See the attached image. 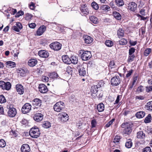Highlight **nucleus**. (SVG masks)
I'll return each mask as SVG.
<instances>
[{
	"label": "nucleus",
	"instance_id": "nucleus-29",
	"mask_svg": "<svg viewBox=\"0 0 152 152\" xmlns=\"http://www.w3.org/2000/svg\"><path fill=\"white\" fill-rule=\"evenodd\" d=\"M6 65L7 67L11 68L14 67L16 66L15 63L11 61H7L6 63Z\"/></svg>",
	"mask_w": 152,
	"mask_h": 152
},
{
	"label": "nucleus",
	"instance_id": "nucleus-42",
	"mask_svg": "<svg viewBox=\"0 0 152 152\" xmlns=\"http://www.w3.org/2000/svg\"><path fill=\"white\" fill-rule=\"evenodd\" d=\"M151 116L150 114H148L146 117L144 122L145 123H149L151 121Z\"/></svg>",
	"mask_w": 152,
	"mask_h": 152
},
{
	"label": "nucleus",
	"instance_id": "nucleus-1",
	"mask_svg": "<svg viewBox=\"0 0 152 152\" xmlns=\"http://www.w3.org/2000/svg\"><path fill=\"white\" fill-rule=\"evenodd\" d=\"M40 134L39 129L37 126L33 127L30 129L29 131L30 136L33 138H37Z\"/></svg>",
	"mask_w": 152,
	"mask_h": 152
},
{
	"label": "nucleus",
	"instance_id": "nucleus-23",
	"mask_svg": "<svg viewBox=\"0 0 152 152\" xmlns=\"http://www.w3.org/2000/svg\"><path fill=\"white\" fill-rule=\"evenodd\" d=\"M37 63V61L36 59H31L28 60V64L29 66L33 67L35 66Z\"/></svg>",
	"mask_w": 152,
	"mask_h": 152
},
{
	"label": "nucleus",
	"instance_id": "nucleus-8",
	"mask_svg": "<svg viewBox=\"0 0 152 152\" xmlns=\"http://www.w3.org/2000/svg\"><path fill=\"white\" fill-rule=\"evenodd\" d=\"M31 106L29 103H26L22 108V112L24 114H26L30 112L31 109Z\"/></svg>",
	"mask_w": 152,
	"mask_h": 152
},
{
	"label": "nucleus",
	"instance_id": "nucleus-24",
	"mask_svg": "<svg viewBox=\"0 0 152 152\" xmlns=\"http://www.w3.org/2000/svg\"><path fill=\"white\" fill-rule=\"evenodd\" d=\"M137 137L138 139H144L145 137V134L143 132L140 131L137 133Z\"/></svg>",
	"mask_w": 152,
	"mask_h": 152
},
{
	"label": "nucleus",
	"instance_id": "nucleus-5",
	"mask_svg": "<svg viewBox=\"0 0 152 152\" xmlns=\"http://www.w3.org/2000/svg\"><path fill=\"white\" fill-rule=\"evenodd\" d=\"M82 54L81 57L82 59L84 61H87L90 59L91 57V52L88 51H82Z\"/></svg>",
	"mask_w": 152,
	"mask_h": 152
},
{
	"label": "nucleus",
	"instance_id": "nucleus-36",
	"mask_svg": "<svg viewBox=\"0 0 152 152\" xmlns=\"http://www.w3.org/2000/svg\"><path fill=\"white\" fill-rule=\"evenodd\" d=\"M106 45L108 47H111L113 45V42L110 40H106L105 42Z\"/></svg>",
	"mask_w": 152,
	"mask_h": 152
},
{
	"label": "nucleus",
	"instance_id": "nucleus-17",
	"mask_svg": "<svg viewBox=\"0 0 152 152\" xmlns=\"http://www.w3.org/2000/svg\"><path fill=\"white\" fill-rule=\"evenodd\" d=\"M39 91L42 93H45L47 92L48 91L47 87L43 84H40L39 85Z\"/></svg>",
	"mask_w": 152,
	"mask_h": 152
},
{
	"label": "nucleus",
	"instance_id": "nucleus-47",
	"mask_svg": "<svg viewBox=\"0 0 152 152\" xmlns=\"http://www.w3.org/2000/svg\"><path fill=\"white\" fill-rule=\"evenodd\" d=\"M6 99L3 95H1L0 96V102L1 103H4L6 102Z\"/></svg>",
	"mask_w": 152,
	"mask_h": 152
},
{
	"label": "nucleus",
	"instance_id": "nucleus-43",
	"mask_svg": "<svg viewBox=\"0 0 152 152\" xmlns=\"http://www.w3.org/2000/svg\"><path fill=\"white\" fill-rule=\"evenodd\" d=\"M6 143L3 139L0 140V148H3L5 146Z\"/></svg>",
	"mask_w": 152,
	"mask_h": 152
},
{
	"label": "nucleus",
	"instance_id": "nucleus-51",
	"mask_svg": "<svg viewBox=\"0 0 152 152\" xmlns=\"http://www.w3.org/2000/svg\"><path fill=\"white\" fill-rule=\"evenodd\" d=\"M135 51V49L134 48H131L129 50V55H134L133 53Z\"/></svg>",
	"mask_w": 152,
	"mask_h": 152
},
{
	"label": "nucleus",
	"instance_id": "nucleus-49",
	"mask_svg": "<svg viewBox=\"0 0 152 152\" xmlns=\"http://www.w3.org/2000/svg\"><path fill=\"white\" fill-rule=\"evenodd\" d=\"M115 120V118H113L105 126L107 127H109L113 124Z\"/></svg>",
	"mask_w": 152,
	"mask_h": 152
},
{
	"label": "nucleus",
	"instance_id": "nucleus-62",
	"mask_svg": "<svg viewBox=\"0 0 152 152\" xmlns=\"http://www.w3.org/2000/svg\"><path fill=\"white\" fill-rule=\"evenodd\" d=\"M23 12L22 11H19L16 15V17H18L19 16L23 15Z\"/></svg>",
	"mask_w": 152,
	"mask_h": 152
},
{
	"label": "nucleus",
	"instance_id": "nucleus-46",
	"mask_svg": "<svg viewBox=\"0 0 152 152\" xmlns=\"http://www.w3.org/2000/svg\"><path fill=\"white\" fill-rule=\"evenodd\" d=\"M151 49L150 48H148L146 49L144 51V55L145 56H148L151 53Z\"/></svg>",
	"mask_w": 152,
	"mask_h": 152
},
{
	"label": "nucleus",
	"instance_id": "nucleus-21",
	"mask_svg": "<svg viewBox=\"0 0 152 152\" xmlns=\"http://www.w3.org/2000/svg\"><path fill=\"white\" fill-rule=\"evenodd\" d=\"M79 75L81 76H84L86 74V71L84 68L82 66L77 67Z\"/></svg>",
	"mask_w": 152,
	"mask_h": 152
},
{
	"label": "nucleus",
	"instance_id": "nucleus-11",
	"mask_svg": "<svg viewBox=\"0 0 152 152\" xmlns=\"http://www.w3.org/2000/svg\"><path fill=\"white\" fill-rule=\"evenodd\" d=\"M137 5L135 3L132 2L128 4V9L132 11H134L137 9Z\"/></svg>",
	"mask_w": 152,
	"mask_h": 152
},
{
	"label": "nucleus",
	"instance_id": "nucleus-45",
	"mask_svg": "<svg viewBox=\"0 0 152 152\" xmlns=\"http://www.w3.org/2000/svg\"><path fill=\"white\" fill-rule=\"evenodd\" d=\"M91 6L95 10H97L99 9L98 4L95 2L93 1L91 3Z\"/></svg>",
	"mask_w": 152,
	"mask_h": 152
},
{
	"label": "nucleus",
	"instance_id": "nucleus-3",
	"mask_svg": "<svg viewBox=\"0 0 152 152\" xmlns=\"http://www.w3.org/2000/svg\"><path fill=\"white\" fill-rule=\"evenodd\" d=\"M64 103L62 102H57L54 106V110L57 112H59L64 107Z\"/></svg>",
	"mask_w": 152,
	"mask_h": 152
},
{
	"label": "nucleus",
	"instance_id": "nucleus-48",
	"mask_svg": "<svg viewBox=\"0 0 152 152\" xmlns=\"http://www.w3.org/2000/svg\"><path fill=\"white\" fill-rule=\"evenodd\" d=\"M73 69V68L70 66H68L66 68V71L69 74H71Z\"/></svg>",
	"mask_w": 152,
	"mask_h": 152
},
{
	"label": "nucleus",
	"instance_id": "nucleus-28",
	"mask_svg": "<svg viewBox=\"0 0 152 152\" xmlns=\"http://www.w3.org/2000/svg\"><path fill=\"white\" fill-rule=\"evenodd\" d=\"M104 104L102 103H101L97 105L96 109L98 112H102L104 110Z\"/></svg>",
	"mask_w": 152,
	"mask_h": 152
},
{
	"label": "nucleus",
	"instance_id": "nucleus-18",
	"mask_svg": "<svg viewBox=\"0 0 152 152\" xmlns=\"http://www.w3.org/2000/svg\"><path fill=\"white\" fill-rule=\"evenodd\" d=\"M109 68L110 72L111 71H114L115 72H116L117 71L116 66L115 65V63L113 61H110L109 63Z\"/></svg>",
	"mask_w": 152,
	"mask_h": 152
},
{
	"label": "nucleus",
	"instance_id": "nucleus-19",
	"mask_svg": "<svg viewBox=\"0 0 152 152\" xmlns=\"http://www.w3.org/2000/svg\"><path fill=\"white\" fill-rule=\"evenodd\" d=\"M39 56L42 58H46L48 57L49 55L48 53L46 51L42 50L38 52Z\"/></svg>",
	"mask_w": 152,
	"mask_h": 152
},
{
	"label": "nucleus",
	"instance_id": "nucleus-15",
	"mask_svg": "<svg viewBox=\"0 0 152 152\" xmlns=\"http://www.w3.org/2000/svg\"><path fill=\"white\" fill-rule=\"evenodd\" d=\"M43 115L41 113H37L34 116V119L36 121L38 122L42 120Z\"/></svg>",
	"mask_w": 152,
	"mask_h": 152
},
{
	"label": "nucleus",
	"instance_id": "nucleus-35",
	"mask_svg": "<svg viewBox=\"0 0 152 152\" xmlns=\"http://www.w3.org/2000/svg\"><path fill=\"white\" fill-rule=\"evenodd\" d=\"M42 126L43 127L47 129L51 126V124L49 121H45L43 122Z\"/></svg>",
	"mask_w": 152,
	"mask_h": 152
},
{
	"label": "nucleus",
	"instance_id": "nucleus-63",
	"mask_svg": "<svg viewBox=\"0 0 152 152\" xmlns=\"http://www.w3.org/2000/svg\"><path fill=\"white\" fill-rule=\"evenodd\" d=\"M30 28H34L36 26V24L34 23H31L28 24Z\"/></svg>",
	"mask_w": 152,
	"mask_h": 152
},
{
	"label": "nucleus",
	"instance_id": "nucleus-7",
	"mask_svg": "<svg viewBox=\"0 0 152 152\" xmlns=\"http://www.w3.org/2000/svg\"><path fill=\"white\" fill-rule=\"evenodd\" d=\"M111 84L113 86L118 85L121 82L120 78L118 76H115L112 78L111 80Z\"/></svg>",
	"mask_w": 152,
	"mask_h": 152
},
{
	"label": "nucleus",
	"instance_id": "nucleus-13",
	"mask_svg": "<svg viewBox=\"0 0 152 152\" xmlns=\"http://www.w3.org/2000/svg\"><path fill=\"white\" fill-rule=\"evenodd\" d=\"M17 110L14 107L10 108L8 112V115L10 117H13L15 116L17 113Z\"/></svg>",
	"mask_w": 152,
	"mask_h": 152
},
{
	"label": "nucleus",
	"instance_id": "nucleus-41",
	"mask_svg": "<svg viewBox=\"0 0 152 152\" xmlns=\"http://www.w3.org/2000/svg\"><path fill=\"white\" fill-rule=\"evenodd\" d=\"M58 77V75L56 73L53 72L50 73L49 77L50 78H57Z\"/></svg>",
	"mask_w": 152,
	"mask_h": 152
},
{
	"label": "nucleus",
	"instance_id": "nucleus-53",
	"mask_svg": "<svg viewBox=\"0 0 152 152\" xmlns=\"http://www.w3.org/2000/svg\"><path fill=\"white\" fill-rule=\"evenodd\" d=\"M120 138H120V136H115V138L114 139V140H113L114 142L118 143V142H119V141L120 140Z\"/></svg>",
	"mask_w": 152,
	"mask_h": 152
},
{
	"label": "nucleus",
	"instance_id": "nucleus-54",
	"mask_svg": "<svg viewBox=\"0 0 152 152\" xmlns=\"http://www.w3.org/2000/svg\"><path fill=\"white\" fill-rule=\"evenodd\" d=\"M110 6L113 9V10H115L116 9V7L115 6L114 2L111 1L110 4Z\"/></svg>",
	"mask_w": 152,
	"mask_h": 152
},
{
	"label": "nucleus",
	"instance_id": "nucleus-58",
	"mask_svg": "<svg viewBox=\"0 0 152 152\" xmlns=\"http://www.w3.org/2000/svg\"><path fill=\"white\" fill-rule=\"evenodd\" d=\"M42 80L44 82H48V81L49 78L45 76H42Z\"/></svg>",
	"mask_w": 152,
	"mask_h": 152
},
{
	"label": "nucleus",
	"instance_id": "nucleus-52",
	"mask_svg": "<svg viewBox=\"0 0 152 152\" xmlns=\"http://www.w3.org/2000/svg\"><path fill=\"white\" fill-rule=\"evenodd\" d=\"M18 73L21 76H25L26 74L25 71L23 69H21L19 70Z\"/></svg>",
	"mask_w": 152,
	"mask_h": 152
},
{
	"label": "nucleus",
	"instance_id": "nucleus-6",
	"mask_svg": "<svg viewBox=\"0 0 152 152\" xmlns=\"http://www.w3.org/2000/svg\"><path fill=\"white\" fill-rule=\"evenodd\" d=\"M49 46L50 48L54 50H59L61 49V44L57 42L52 43Z\"/></svg>",
	"mask_w": 152,
	"mask_h": 152
},
{
	"label": "nucleus",
	"instance_id": "nucleus-20",
	"mask_svg": "<svg viewBox=\"0 0 152 152\" xmlns=\"http://www.w3.org/2000/svg\"><path fill=\"white\" fill-rule=\"evenodd\" d=\"M22 152H29L30 151V147L27 144H23L21 147Z\"/></svg>",
	"mask_w": 152,
	"mask_h": 152
},
{
	"label": "nucleus",
	"instance_id": "nucleus-38",
	"mask_svg": "<svg viewBox=\"0 0 152 152\" xmlns=\"http://www.w3.org/2000/svg\"><path fill=\"white\" fill-rule=\"evenodd\" d=\"M116 4L118 6H121L124 4V2L123 0H115Z\"/></svg>",
	"mask_w": 152,
	"mask_h": 152
},
{
	"label": "nucleus",
	"instance_id": "nucleus-32",
	"mask_svg": "<svg viewBox=\"0 0 152 152\" xmlns=\"http://www.w3.org/2000/svg\"><path fill=\"white\" fill-rule=\"evenodd\" d=\"M117 35L119 38H121L124 37V31L121 28H119L117 31Z\"/></svg>",
	"mask_w": 152,
	"mask_h": 152
},
{
	"label": "nucleus",
	"instance_id": "nucleus-40",
	"mask_svg": "<svg viewBox=\"0 0 152 152\" xmlns=\"http://www.w3.org/2000/svg\"><path fill=\"white\" fill-rule=\"evenodd\" d=\"M101 10L104 11H109L110 7L107 5H104L101 6L100 7Z\"/></svg>",
	"mask_w": 152,
	"mask_h": 152
},
{
	"label": "nucleus",
	"instance_id": "nucleus-10",
	"mask_svg": "<svg viewBox=\"0 0 152 152\" xmlns=\"http://www.w3.org/2000/svg\"><path fill=\"white\" fill-rule=\"evenodd\" d=\"M80 9L83 15L86 16L88 14V10L86 4H82L81 5Z\"/></svg>",
	"mask_w": 152,
	"mask_h": 152
},
{
	"label": "nucleus",
	"instance_id": "nucleus-59",
	"mask_svg": "<svg viewBox=\"0 0 152 152\" xmlns=\"http://www.w3.org/2000/svg\"><path fill=\"white\" fill-rule=\"evenodd\" d=\"M29 7L31 9L34 10L35 8V4L33 2H31L29 5Z\"/></svg>",
	"mask_w": 152,
	"mask_h": 152
},
{
	"label": "nucleus",
	"instance_id": "nucleus-44",
	"mask_svg": "<svg viewBox=\"0 0 152 152\" xmlns=\"http://www.w3.org/2000/svg\"><path fill=\"white\" fill-rule=\"evenodd\" d=\"M134 57L135 56L134 55H129L127 61L129 62H132L133 61Z\"/></svg>",
	"mask_w": 152,
	"mask_h": 152
},
{
	"label": "nucleus",
	"instance_id": "nucleus-27",
	"mask_svg": "<svg viewBox=\"0 0 152 152\" xmlns=\"http://www.w3.org/2000/svg\"><path fill=\"white\" fill-rule=\"evenodd\" d=\"M89 19L94 24H96L99 22L98 19L95 16H91L89 17Z\"/></svg>",
	"mask_w": 152,
	"mask_h": 152
},
{
	"label": "nucleus",
	"instance_id": "nucleus-37",
	"mask_svg": "<svg viewBox=\"0 0 152 152\" xmlns=\"http://www.w3.org/2000/svg\"><path fill=\"white\" fill-rule=\"evenodd\" d=\"M132 143L131 142V140L130 139L128 140L125 144V146L127 148H131L132 147Z\"/></svg>",
	"mask_w": 152,
	"mask_h": 152
},
{
	"label": "nucleus",
	"instance_id": "nucleus-61",
	"mask_svg": "<svg viewBox=\"0 0 152 152\" xmlns=\"http://www.w3.org/2000/svg\"><path fill=\"white\" fill-rule=\"evenodd\" d=\"M12 29L17 32H19L20 30V29H19L17 26H14L12 27Z\"/></svg>",
	"mask_w": 152,
	"mask_h": 152
},
{
	"label": "nucleus",
	"instance_id": "nucleus-25",
	"mask_svg": "<svg viewBox=\"0 0 152 152\" xmlns=\"http://www.w3.org/2000/svg\"><path fill=\"white\" fill-rule=\"evenodd\" d=\"M85 42L87 44L91 43L93 41V39L87 35L85 36L84 37Z\"/></svg>",
	"mask_w": 152,
	"mask_h": 152
},
{
	"label": "nucleus",
	"instance_id": "nucleus-22",
	"mask_svg": "<svg viewBox=\"0 0 152 152\" xmlns=\"http://www.w3.org/2000/svg\"><path fill=\"white\" fill-rule=\"evenodd\" d=\"M62 60L65 64H71L70 58L67 55H63L62 56Z\"/></svg>",
	"mask_w": 152,
	"mask_h": 152
},
{
	"label": "nucleus",
	"instance_id": "nucleus-30",
	"mask_svg": "<svg viewBox=\"0 0 152 152\" xmlns=\"http://www.w3.org/2000/svg\"><path fill=\"white\" fill-rule=\"evenodd\" d=\"M145 108L149 111H152V101L148 102L145 105Z\"/></svg>",
	"mask_w": 152,
	"mask_h": 152
},
{
	"label": "nucleus",
	"instance_id": "nucleus-2",
	"mask_svg": "<svg viewBox=\"0 0 152 152\" xmlns=\"http://www.w3.org/2000/svg\"><path fill=\"white\" fill-rule=\"evenodd\" d=\"M133 124L131 122L124 123L122 124V127L124 128L123 132L127 134H129L132 131Z\"/></svg>",
	"mask_w": 152,
	"mask_h": 152
},
{
	"label": "nucleus",
	"instance_id": "nucleus-4",
	"mask_svg": "<svg viewBox=\"0 0 152 152\" xmlns=\"http://www.w3.org/2000/svg\"><path fill=\"white\" fill-rule=\"evenodd\" d=\"M11 85L9 82H5L3 81H0V87L3 90H9L11 88Z\"/></svg>",
	"mask_w": 152,
	"mask_h": 152
},
{
	"label": "nucleus",
	"instance_id": "nucleus-57",
	"mask_svg": "<svg viewBox=\"0 0 152 152\" xmlns=\"http://www.w3.org/2000/svg\"><path fill=\"white\" fill-rule=\"evenodd\" d=\"M151 149L149 147L145 148L143 150V152H151Z\"/></svg>",
	"mask_w": 152,
	"mask_h": 152
},
{
	"label": "nucleus",
	"instance_id": "nucleus-16",
	"mask_svg": "<svg viewBox=\"0 0 152 152\" xmlns=\"http://www.w3.org/2000/svg\"><path fill=\"white\" fill-rule=\"evenodd\" d=\"M46 29L45 26L43 25L40 26L37 29L36 34L38 36H40L45 31Z\"/></svg>",
	"mask_w": 152,
	"mask_h": 152
},
{
	"label": "nucleus",
	"instance_id": "nucleus-60",
	"mask_svg": "<svg viewBox=\"0 0 152 152\" xmlns=\"http://www.w3.org/2000/svg\"><path fill=\"white\" fill-rule=\"evenodd\" d=\"M143 87L141 86H139L137 89V91L139 92H142L143 91Z\"/></svg>",
	"mask_w": 152,
	"mask_h": 152
},
{
	"label": "nucleus",
	"instance_id": "nucleus-55",
	"mask_svg": "<svg viewBox=\"0 0 152 152\" xmlns=\"http://www.w3.org/2000/svg\"><path fill=\"white\" fill-rule=\"evenodd\" d=\"M133 72V70L131 69L127 71V73L126 75V77L127 78L130 76Z\"/></svg>",
	"mask_w": 152,
	"mask_h": 152
},
{
	"label": "nucleus",
	"instance_id": "nucleus-14",
	"mask_svg": "<svg viewBox=\"0 0 152 152\" xmlns=\"http://www.w3.org/2000/svg\"><path fill=\"white\" fill-rule=\"evenodd\" d=\"M16 89L18 94H22L24 92V89L23 86L20 84H18L16 86Z\"/></svg>",
	"mask_w": 152,
	"mask_h": 152
},
{
	"label": "nucleus",
	"instance_id": "nucleus-39",
	"mask_svg": "<svg viewBox=\"0 0 152 152\" xmlns=\"http://www.w3.org/2000/svg\"><path fill=\"white\" fill-rule=\"evenodd\" d=\"M127 43V40L124 38H122L119 41V44L121 45H126Z\"/></svg>",
	"mask_w": 152,
	"mask_h": 152
},
{
	"label": "nucleus",
	"instance_id": "nucleus-33",
	"mask_svg": "<svg viewBox=\"0 0 152 152\" xmlns=\"http://www.w3.org/2000/svg\"><path fill=\"white\" fill-rule=\"evenodd\" d=\"M113 15L114 17L117 20H119L121 18V14L117 12H113Z\"/></svg>",
	"mask_w": 152,
	"mask_h": 152
},
{
	"label": "nucleus",
	"instance_id": "nucleus-64",
	"mask_svg": "<svg viewBox=\"0 0 152 152\" xmlns=\"http://www.w3.org/2000/svg\"><path fill=\"white\" fill-rule=\"evenodd\" d=\"M152 91V86H149L146 87V91L147 92H149Z\"/></svg>",
	"mask_w": 152,
	"mask_h": 152
},
{
	"label": "nucleus",
	"instance_id": "nucleus-56",
	"mask_svg": "<svg viewBox=\"0 0 152 152\" xmlns=\"http://www.w3.org/2000/svg\"><path fill=\"white\" fill-rule=\"evenodd\" d=\"M145 97L142 96H137L135 97V99L136 100L138 99L139 100H142L145 99Z\"/></svg>",
	"mask_w": 152,
	"mask_h": 152
},
{
	"label": "nucleus",
	"instance_id": "nucleus-34",
	"mask_svg": "<svg viewBox=\"0 0 152 152\" xmlns=\"http://www.w3.org/2000/svg\"><path fill=\"white\" fill-rule=\"evenodd\" d=\"M145 115V113L143 111H140L137 113L136 114V117L138 118L143 117Z\"/></svg>",
	"mask_w": 152,
	"mask_h": 152
},
{
	"label": "nucleus",
	"instance_id": "nucleus-9",
	"mask_svg": "<svg viewBox=\"0 0 152 152\" xmlns=\"http://www.w3.org/2000/svg\"><path fill=\"white\" fill-rule=\"evenodd\" d=\"M58 118L62 122H66L68 120V115L66 113L61 112L58 114Z\"/></svg>",
	"mask_w": 152,
	"mask_h": 152
},
{
	"label": "nucleus",
	"instance_id": "nucleus-12",
	"mask_svg": "<svg viewBox=\"0 0 152 152\" xmlns=\"http://www.w3.org/2000/svg\"><path fill=\"white\" fill-rule=\"evenodd\" d=\"M98 87L97 85L92 86L91 88V92L92 96L93 97H95L96 96V93L98 91Z\"/></svg>",
	"mask_w": 152,
	"mask_h": 152
},
{
	"label": "nucleus",
	"instance_id": "nucleus-31",
	"mask_svg": "<svg viewBox=\"0 0 152 152\" xmlns=\"http://www.w3.org/2000/svg\"><path fill=\"white\" fill-rule=\"evenodd\" d=\"M78 59L77 57L74 55L71 56L70 58L71 63L74 64H75L77 63Z\"/></svg>",
	"mask_w": 152,
	"mask_h": 152
},
{
	"label": "nucleus",
	"instance_id": "nucleus-26",
	"mask_svg": "<svg viewBox=\"0 0 152 152\" xmlns=\"http://www.w3.org/2000/svg\"><path fill=\"white\" fill-rule=\"evenodd\" d=\"M42 101L38 98L34 99L33 101L32 104L34 106H40L41 105Z\"/></svg>",
	"mask_w": 152,
	"mask_h": 152
},
{
	"label": "nucleus",
	"instance_id": "nucleus-50",
	"mask_svg": "<svg viewBox=\"0 0 152 152\" xmlns=\"http://www.w3.org/2000/svg\"><path fill=\"white\" fill-rule=\"evenodd\" d=\"M96 124V121L95 119L92 120L91 122V127L92 128L95 127Z\"/></svg>",
	"mask_w": 152,
	"mask_h": 152
}]
</instances>
